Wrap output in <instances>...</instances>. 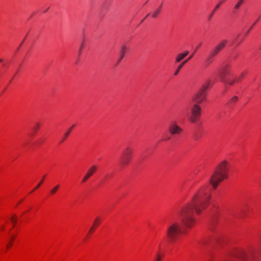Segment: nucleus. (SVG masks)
I'll list each match as a JSON object with an SVG mask.
<instances>
[{"mask_svg": "<svg viewBox=\"0 0 261 261\" xmlns=\"http://www.w3.org/2000/svg\"><path fill=\"white\" fill-rule=\"evenodd\" d=\"M207 186H204L194 196L191 202L183 206L179 213V217L182 224L186 227L190 228L195 223L193 217L194 210L197 214L205 208L209 203L211 196L205 192Z\"/></svg>", "mask_w": 261, "mask_h": 261, "instance_id": "f257e3e1", "label": "nucleus"}, {"mask_svg": "<svg viewBox=\"0 0 261 261\" xmlns=\"http://www.w3.org/2000/svg\"><path fill=\"white\" fill-rule=\"evenodd\" d=\"M228 166V163L223 161L216 167L209 180L214 189H216L223 179L227 178Z\"/></svg>", "mask_w": 261, "mask_h": 261, "instance_id": "f03ea898", "label": "nucleus"}, {"mask_svg": "<svg viewBox=\"0 0 261 261\" xmlns=\"http://www.w3.org/2000/svg\"><path fill=\"white\" fill-rule=\"evenodd\" d=\"M181 233V227L178 222H172L169 224L166 233L167 237L170 242H174Z\"/></svg>", "mask_w": 261, "mask_h": 261, "instance_id": "7ed1b4c3", "label": "nucleus"}, {"mask_svg": "<svg viewBox=\"0 0 261 261\" xmlns=\"http://www.w3.org/2000/svg\"><path fill=\"white\" fill-rule=\"evenodd\" d=\"M191 115L189 117V120L195 123L200 117L201 115V107L198 103H195L191 108Z\"/></svg>", "mask_w": 261, "mask_h": 261, "instance_id": "20e7f679", "label": "nucleus"}, {"mask_svg": "<svg viewBox=\"0 0 261 261\" xmlns=\"http://www.w3.org/2000/svg\"><path fill=\"white\" fill-rule=\"evenodd\" d=\"M133 152V149L129 147H127L123 150L121 157V164L122 166L127 165L130 162Z\"/></svg>", "mask_w": 261, "mask_h": 261, "instance_id": "39448f33", "label": "nucleus"}, {"mask_svg": "<svg viewBox=\"0 0 261 261\" xmlns=\"http://www.w3.org/2000/svg\"><path fill=\"white\" fill-rule=\"evenodd\" d=\"M208 85L206 84L203 86L202 88L200 89L192 98L193 102L197 103H201L205 98V90L208 88Z\"/></svg>", "mask_w": 261, "mask_h": 261, "instance_id": "423d86ee", "label": "nucleus"}, {"mask_svg": "<svg viewBox=\"0 0 261 261\" xmlns=\"http://www.w3.org/2000/svg\"><path fill=\"white\" fill-rule=\"evenodd\" d=\"M97 167L96 165L91 166L84 175L82 178V182H86L97 170Z\"/></svg>", "mask_w": 261, "mask_h": 261, "instance_id": "0eeeda50", "label": "nucleus"}, {"mask_svg": "<svg viewBox=\"0 0 261 261\" xmlns=\"http://www.w3.org/2000/svg\"><path fill=\"white\" fill-rule=\"evenodd\" d=\"M182 130L181 128L175 123L171 124L169 127V132L172 135L179 134Z\"/></svg>", "mask_w": 261, "mask_h": 261, "instance_id": "6e6552de", "label": "nucleus"}, {"mask_svg": "<svg viewBox=\"0 0 261 261\" xmlns=\"http://www.w3.org/2000/svg\"><path fill=\"white\" fill-rule=\"evenodd\" d=\"M229 74V65H225L223 66L220 70V76L222 81H224V79L226 77V75Z\"/></svg>", "mask_w": 261, "mask_h": 261, "instance_id": "1a4fd4ad", "label": "nucleus"}, {"mask_svg": "<svg viewBox=\"0 0 261 261\" xmlns=\"http://www.w3.org/2000/svg\"><path fill=\"white\" fill-rule=\"evenodd\" d=\"M227 43L226 40H221L214 48L217 53H219L226 45Z\"/></svg>", "mask_w": 261, "mask_h": 261, "instance_id": "9d476101", "label": "nucleus"}, {"mask_svg": "<svg viewBox=\"0 0 261 261\" xmlns=\"http://www.w3.org/2000/svg\"><path fill=\"white\" fill-rule=\"evenodd\" d=\"M193 54L191 55L187 59L183 61L182 63H181L178 66L177 68L176 69V71H175L174 75H177L180 70L182 68V67L184 66V65L188 62L192 57H193Z\"/></svg>", "mask_w": 261, "mask_h": 261, "instance_id": "9b49d317", "label": "nucleus"}, {"mask_svg": "<svg viewBox=\"0 0 261 261\" xmlns=\"http://www.w3.org/2000/svg\"><path fill=\"white\" fill-rule=\"evenodd\" d=\"M100 222H101L100 218L99 217H96L93 222L92 226L91 227V228H90V229L89 230V232H93L95 230V227L96 226H98L99 225Z\"/></svg>", "mask_w": 261, "mask_h": 261, "instance_id": "f8f14e48", "label": "nucleus"}, {"mask_svg": "<svg viewBox=\"0 0 261 261\" xmlns=\"http://www.w3.org/2000/svg\"><path fill=\"white\" fill-rule=\"evenodd\" d=\"M225 0H221V1L216 6L215 9H214V10L211 12V13L209 15L208 17V21H210L213 17V16L214 15V14H215L216 11L218 9L220 6V5L224 2H225Z\"/></svg>", "mask_w": 261, "mask_h": 261, "instance_id": "ddd939ff", "label": "nucleus"}, {"mask_svg": "<svg viewBox=\"0 0 261 261\" xmlns=\"http://www.w3.org/2000/svg\"><path fill=\"white\" fill-rule=\"evenodd\" d=\"M126 49H127V47L125 45H122V46L121 47V49H120V58L118 60V62H120L123 58V57L125 56Z\"/></svg>", "mask_w": 261, "mask_h": 261, "instance_id": "4468645a", "label": "nucleus"}, {"mask_svg": "<svg viewBox=\"0 0 261 261\" xmlns=\"http://www.w3.org/2000/svg\"><path fill=\"white\" fill-rule=\"evenodd\" d=\"M238 97L237 96H233L232 97H231L228 101V105L231 107H233L235 104L237 102L238 100Z\"/></svg>", "mask_w": 261, "mask_h": 261, "instance_id": "2eb2a0df", "label": "nucleus"}, {"mask_svg": "<svg viewBox=\"0 0 261 261\" xmlns=\"http://www.w3.org/2000/svg\"><path fill=\"white\" fill-rule=\"evenodd\" d=\"M224 83L229 85H232L235 82H236V79H227L225 77L224 79V81H222Z\"/></svg>", "mask_w": 261, "mask_h": 261, "instance_id": "dca6fc26", "label": "nucleus"}, {"mask_svg": "<svg viewBox=\"0 0 261 261\" xmlns=\"http://www.w3.org/2000/svg\"><path fill=\"white\" fill-rule=\"evenodd\" d=\"M161 9H162V6H161L159 8H158L156 10H155L154 11V12H153L152 13V17L153 18H156L159 14H160L161 11Z\"/></svg>", "mask_w": 261, "mask_h": 261, "instance_id": "f3484780", "label": "nucleus"}, {"mask_svg": "<svg viewBox=\"0 0 261 261\" xmlns=\"http://www.w3.org/2000/svg\"><path fill=\"white\" fill-rule=\"evenodd\" d=\"M59 187H60L59 185H57L56 186H55L53 189H51L50 193L51 194H54L57 191V190L59 189Z\"/></svg>", "mask_w": 261, "mask_h": 261, "instance_id": "a211bd4d", "label": "nucleus"}, {"mask_svg": "<svg viewBox=\"0 0 261 261\" xmlns=\"http://www.w3.org/2000/svg\"><path fill=\"white\" fill-rule=\"evenodd\" d=\"M213 61V58L211 57V56H208V57L207 58V59L205 60V63L207 65H210L211 64Z\"/></svg>", "mask_w": 261, "mask_h": 261, "instance_id": "6ab92c4d", "label": "nucleus"}, {"mask_svg": "<svg viewBox=\"0 0 261 261\" xmlns=\"http://www.w3.org/2000/svg\"><path fill=\"white\" fill-rule=\"evenodd\" d=\"M244 0H239V2L237 3V4L234 6V9L236 10L238 9L240 6L243 4Z\"/></svg>", "mask_w": 261, "mask_h": 261, "instance_id": "aec40b11", "label": "nucleus"}, {"mask_svg": "<svg viewBox=\"0 0 261 261\" xmlns=\"http://www.w3.org/2000/svg\"><path fill=\"white\" fill-rule=\"evenodd\" d=\"M74 126V125H73V126H72L68 130L65 134L64 135V137L63 138V141L65 139H66V138L68 137V135L70 134V133L71 132L72 128Z\"/></svg>", "mask_w": 261, "mask_h": 261, "instance_id": "412c9836", "label": "nucleus"}, {"mask_svg": "<svg viewBox=\"0 0 261 261\" xmlns=\"http://www.w3.org/2000/svg\"><path fill=\"white\" fill-rule=\"evenodd\" d=\"M182 59H184V58L180 54H179L176 57L175 62L178 63L180 62Z\"/></svg>", "mask_w": 261, "mask_h": 261, "instance_id": "4be33fe9", "label": "nucleus"}, {"mask_svg": "<svg viewBox=\"0 0 261 261\" xmlns=\"http://www.w3.org/2000/svg\"><path fill=\"white\" fill-rule=\"evenodd\" d=\"M261 17V16L255 21V22L251 26V27L250 28V29L246 32L245 34V36H247L248 33H249V32L250 31V30L253 28V27L254 26V25L256 23V22L258 21V20H259V18Z\"/></svg>", "mask_w": 261, "mask_h": 261, "instance_id": "5701e85b", "label": "nucleus"}, {"mask_svg": "<svg viewBox=\"0 0 261 261\" xmlns=\"http://www.w3.org/2000/svg\"><path fill=\"white\" fill-rule=\"evenodd\" d=\"M218 53H217L215 50L213 49L211 53L210 54L209 56H211V57L214 58L215 56H216Z\"/></svg>", "mask_w": 261, "mask_h": 261, "instance_id": "b1692460", "label": "nucleus"}, {"mask_svg": "<svg viewBox=\"0 0 261 261\" xmlns=\"http://www.w3.org/2000/svg\"><path fill=\"white\" fill-rule=\"evenodd\" d=\"M245 73H242L238 77L236 78V82H239L240 81H241L242 79H243L244 77Z\"/></svg>", "mask_w": 261, "mask_h": 261, "instance_id": "393cba45", "label": "nucleus"}, {"mask_svg": "<svg viewBox=\"0 0 261 261\" xmlns=\"http://www.w3.org/2000/svg\"><path fill=\"white\" fill-rule=\"evenodd\" d=\"M11 221L14 224H15L17 221V216L14 215L13 217L11 218Z\"/></svg>", "mask_w": 261, "mask_h": 261, "instance_id": "a878e982", "label": "nucleus"}, {"mask_svg": "<svg viewBox=\"0 0 261 261\" xmlns=\"http://www.w3.org/2000/svg\"><path fill=\"white\" fill-rule=\"evenodd\" d=\"M161 259H162V256H161V254L159 253H158L156 254V257L154 259V261H160L161 260Z\"/></svg>", "mask_w": 261, "mask_h": 261, "instance_id": "bb28decb", "label": "nucleus"}, {"mask_svg": "<svg viewBox=\"0 0 261 261\" xmlns=\"http://www.w3.org/2000/svg\"><path fill=\"white\" fill-rule=\"evenodd\" d=\"M189 53L188 50H186L182 53H180V54L184 59L189 54Z\"/></svg>", "mask_w": 261, "mask_h": 261, "instance_id": "cd10ccee", "label": "nucleus"}, {"mask_svg": "<svg viewBox=\"0 0 261 261\" xmlns=\"http://www.w3.org/2000/svg\"><path fill=\"white\" fill-rule=\"evenodd\" d=\"M189 53L188 50H186L182 53H180V54L184 59L189 54Z\"/></svg>", "mask_w": 261, "mask_h": 261, "instance_id": "c85d7f7f", "label": "nucleus"}, {"mask_svg": "<svg viewBox=\"0 0 261 261\" xmlns=\"http://www.w3.org/2000/svg\"><path fill=\"white\" fill-rule=\"evenodd\" d=\"M44 177H45V176L43 177L42 180L40 181H39V183L37 185V186L35 187V189H36L38 188L40 186V185L42 184V183L43 181V179H44Z\"/></svg>", "mask_w": 261, "mask_h": 261, "instance_id": "c756f323", "label": "nucleus"}, {"mask_svg": "<svg viewBox=\"0 0 261 261\" xmlns=\"http://www.w3.org/2000/svg\"><path fill=\"white\" fill-rule=\"evenodd\" d=\"M84 43H82L81 45V47H80V50H79V55L80 56L81 53H82V49H83V48L84 47Z\"/></svg>", "mask_w": 261, "mask_h": 261, "instance_id": "7c9ffc66", "label": "nucleus"}, {"mask_svg": "<svg viewBox=\"0 0 261 261\" xmlns=\"http://www.w3.org/2000/svg\"><path fill=\"white\" fill-rule=\"evenodd\" d=\"M39 126H40L39 124L37 123L36 124V125L35 126V127H34V129L35 130H37L39 128Z\"/></svg>", "mask_w": 261, "mask_h": 261, "instance_id": "2f4dec72", "label": "nucleus"}, {"mask_svg": "<svg viewBox=\"0 0 261 261\" xmlns=\"http://www.w3.org/2000/svg\"><path fill=\"white\" fill-rule=\"evenodd\" d=\"M11 245V243H9L8 245H7V248H9L10 247Z\"/></svg>", "mask_w": 261, "mask_h": 261, "instance_id": "473e14b6", "label": "nucleus"}, {"mask_svg": "<svg viewBox=\"0 0 261 261\" xmlns=\"http://www.w3.org/2000/svg\"><path fill=\"white\" fill-rule=\"evenodd\" d=\"M3 61V60L2 59H0V62H2Z\"/></svg>", "mask_w": 261, "mask_h": 261, "instance_id": "72a5a7b5", "label": "nucleus"}]
</instances>
